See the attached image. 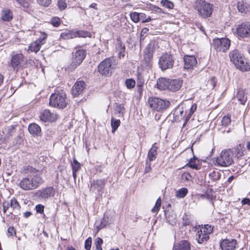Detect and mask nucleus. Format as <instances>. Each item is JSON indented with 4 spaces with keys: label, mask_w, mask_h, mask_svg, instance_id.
I'll use <instances>...</instances> for the list:
<instances>
[{
    "label": "nucleus",
    "mask_w": 250,
    "mask_h": 250,
    "mask_svg": "<svg viewBox=\"0 0 250 250\" xmlns=\"http://www.w3.org/2000/svg\"><path fill=\"white\" fill-rule=\"evenodd\" d=\"M21 171L25 174H30L22 178L18 184V186L23 190H31L36 189L44 182L42 173L35 168L25 166L22 167Z\"/></svg>",
    "instance_id": "nucleus-1"
},
{
    "label": "nucleus",
    "mask_w": 250,
    "mask_h": 250,
    "mask_svg": "<svg viewBox=\"0 0 250 250\" xmlns=\"http://www.w3.org/2000/svg\"><path fill=\"white\" fill-rule=\"evenodd\" d=\"M86 55V51L83 49H78L72 53L70 63L65 68L68 72L74 71L82 63Z\"/></svg>",
    "instance_id": "nucleus-2"
},
{
    "label": "nucleus",
    "mask_w": 250,
    "mask_h": 250,
    "mask_svg": "<svg viewBox=\"0 0 250 250\" xmlns=\"http://www.w3.org/2000/svg\"><path fill=\"white\" fill-rule=\"evenodd\" d=\"M116 65L114 57H108L100 63L98 66V71L103 76H110L112 73V70L115 68Z\"/></svg>",
    "instance_id": "nucleus-3"
},
{
    "label": "nucleus",
    "mask_w": 250,
    "mask_h": 250,
    "mask_svg": "<svg viewBox=\"0 0 250 250\" xmlns=\"http://www.w3.org/2000/svg\"><path fill=\"white\" fill-rule=\"evenodd\" d=\"M67 104L66 94L63 91H57L51 94L49 102L50 106L59 109H63L66 107Z\"/></svg>",
    "instance_id": "nucleus-4"
},
{
    "label": "nucleus",
    "mask_w": 250,
    "mask_h": 250,
    "mask_svg": "<svg viewBox=\"0 0 250 250\" xmlns=\"http://www.w3.org/2000/svg\"><path fill=\"white\" fill-rule=\"evenodd\" d=\"M195 9L198 11L199 15L204 19L210 17L213 11L212 5L203 0H196Z\"/></svg>",
    "instance_id": "nucleus-5"
},
{
    "label": "nucleus",
    "mask_w": 250,
    "mask_h": 250,
    "mask_svg": "<svg viewBox=\"0 0 250 250\" xmlns=\"http://www.w3.org/2000/svg\"><path fill=\"white\" fill-rule=\"evenodd\" d=\"M148 103L152 109L158 112L166 111L170 105V102L168 100L157 97L149 98Z\"/></svg>",
    "instance_id": "nucleus-6"
},
{
    "label": "nucleus",
    "mask_w": 250,
    "mask_h": 250,
    "mask_svg": "<svg viewBox=\"0 0 250 250\" xmlns=\"http://www.w3.org/2000/svg\"><path fill=\"white\" fill-rule=\"evenodd\" d=\"M233 153L230 149L223 150L219 156L216 159L218 165L221 167H228L233 163Z\"/></svg>",
    "instance_id": "nucleus-7"
},
{
    "label": "nucleus",
    "mask_w": 250,
    "mask_h": 250,
    "mask_svg": "<svg viewBox=\"0 0 250 250\" xmlns=\"http://www.w3.org/2000/svg\"><path fill=\"white\" fill-rule=\"evenodd\" d=\"M175 58L172 54L168 53H163L160 57L158 65L163 71L171 69L174 63Z\"/></svg>",
    "instance_id": "nucleus-8"
},
{
    "label": "nucleus",
    "mask_w": 250,
    "mask_h": 250,
    "mask_svg": "<svg viewBox=\"0 0 250 250\" xmlns=\"http://www.w3.org/2000/svg\"><path fill=\"white\" fill-rule=\"evenodd\" d=\"M230 45V41L226 38H216L213 40L212 46L217 51L225 52Z\"/></svg>",
    "instance_id": "nucleus-9"
},
{
    "label": "nucleus",
    "mask_w": 250,
    "mask_h": 250,
    "mask_svg": "<svg viewBox=\"0 0 250 250\" xmlns=\"http://www.w3.org/2000/svg\"><path fill=\"white\" fill-rule=\"evenodd\" d=\"M237 37L242 39L250 38V21L243 22L236 29Z\"/></svg>",
    "instance_id": "nucleus-10"
},
{
    "label": "nucleus",
    "mask_w": 250,
    "mask_h": 250,
    "mask_svg": "<svg viewBox=\"0 0 250 250\" xmlns=\"http://www.w3.org/2000/svg\"><path fill=\"white\" fill-rule=\"evenodd\" d=\"M54 189L53 187H48L37 190L34 196L36 199L40 201H46L54 195Z\"/></svg>",
    "instance_id": "nucleus-11"
},
{
    "label": "nucleus",
    "mask_w": 250,
    "mask_h": 250,
    "mask_svg": "<svg viewBox=\"0 0 250 250\" xmlns=\"http://www.w3.org/2000/svg\"><path fill=\"white\" fill-rule=\"evenodd\" d=\"M106 180L104 179H94L92 181H90V190L98 195H101L104 192L103 189Z\"/></svg>",
    "instance_id": "nucleus-12"
},
{
    "label": "nucleus",
    "mask_w": 250,
    "mask_h": 250,
    "mask_svg": "<svg viewBox=\"0 0 250 250\" xmlns=\"http://www.w3.org/2000/svg\"><path fill=\"white\" fill-rule=\"evenodd\" d=\"M153 56V51L152 48L150 47H146L144 51V60L143 61V65L146 69L148 70L151 69L152 65V60Z\"/></svg>",
    "instance_id": "nucleus-13"
},
{
    "label": "nucleus",
    "mask_w": 250,
    "mask_h": 250,
    "mask_svg": "<svg viewBox=\"0 0 250 250\" xmlns=\"http://www.w3.org/2000/svg\"><path fill=\"white\" fill-rule=\"evenodd\" d=\"M220 246L222 250H235L238 248V243L235 239L227 238L221 241Z\"/></svg>",
    "instance_id": "nucleus-14"
},
{
    "label": "nucleus",
    "mask_w": 250,
    "mask_h": 250,
    "mask_svg": "<svg viewBox=\"0 0 250 250\" xmlns=\"http://www.w3.org/2000/svg\"><path fill=\"white\" fill-rule=\"evenodd\" d=\"M187 114L186 107L183 105H178L173 112V119L176 122H180L184 119Z\"/></svg>",
    "instance_id": "nucleus-15"
},
{
    "label": "nucleus",
    "mask_w": 250,
    "mask_h": 250,
    "mask_svg": "<svg viewBox=\"0 0 250 250\" xmlns=\"http://www.w3.org/2000/svg\"><path fill=\"white\" fill-rule=\"evenodd\" d=\"M184 61L185 69H193L197 64V61L194 56L185 55L184 58Z\"/></svg>",
    "instance_id": "nucleus-16"
},
{
    "label": "nucleus",
    "mask_w": 250,
    "mask_h": 250,
    "mask_svg": "<svg viewBox=\"0 0 250 250\" xmlns=\"http://www.w3.org/2000/svg\"><path fill=\"white\" fill-rule=\"evenodd\" d=\"M23 56L21 53L14 54L12 56L9 65L14 70H18L21 66V62L23 61Z\"/></svg>",
    "instance_id": "nucleus-17"
},
{
    "label": "nucleus",
    "mask_w": 250,
    "mask_h": 250,
    "mask_svg": "<svg viewBox=\"0 0 250 250\" xmlns=\"http://www.w3.org/2000/svg\"><path fill=\"white\" fill-rule=\"evenodd\" d=\"M85 88V83L83 81L77 82L73 86L71 93L74 97H77L81 93Z\"/></svg>",
    "instance_id": "nucleus-18"
},
{
    "label": "nucleus",
    "mask_w": 250,
    "mask_h": 250,
    "mask_svg": "<svg viewBox=\"0 0 250 250\" xmlns=\"http://www.w3.org/2000/svg\"><path fill=\"white\" fill-rule=\"evenodd\" d=\"M168 90L171 92H176L179 90L183 84V81L180 79H169Z\"/></svg>",
    "instance_id": "nucleus-19"
},
{
    "label": "nucleus",
    "mask_w": 250,
    "mask_h": 250,
    "mask_svg": "<svg viewBox=\"0 0 250 250\" xmlns=\"http://www.w3.org/2000/svg\"><path fill=\"white\" fill-rule=\"evenodd\" d=\"M192 230L196 231L197 230L196 237L197 242L199 244H203L206 242L209 238V237L208 234L205 233V230H202L197 227H193Z\"/></svg>",
    "instance_id": "nucleus-20"
},
{
    "label": "nucleus",
    "mask_w": 250,
    "mask_h": 250,
    "mask_svg": "<svg viewBox=\"0 0 250 250\" xmlns=\"http://www.w3.org/2000/svg\"><path fill=\"white\" fill-rule=\"evenodd\" d=\"M28 130L30 134L34 137H38L42 136L41 128L36 123L30 124L28 126Z\"/></svg>",
    "instance_id": "nucleus-21"
},
{
    "label": "nucleus",
    "mask_w": 250,
    "mask_h": 250,
    "mask_svg": "<svg viewBox=\"0 0 250 250\" xmlns=\"http://www.w3.org/2000/svg\"><path fill=\"white\" fill-rule=\"evenodd\" d=\"M169 79L166 78H160L157 79L156 87L160 90H168Z\"/></svg>",
    "instance_id": "nucleus-22"
},
{
    "label": "nucleus",
    "mask_w": 250,
    "mask_h": 250,
    "mask_svg": "<svg viewBox=\"0 0 250 250\" xmlns=\"http://www.w3.org/2000/svg\"><path fill=\"white\" fill-rule=\"evenodd\" d=\"M40 118L42 121L44 122L49 121L52 122L55 119L53 114H52L48 109L44 110L42 112H41Z\"/></svg>",
    "instance_id": "nucleus-23"
},
{
    "label": "nucleus",
    "mask_w": 250,
    "mask_h": 250,
    "mask_svg": "<svg viewBox=\"0 0 250 250\" xmlns=\"http://www.w3.org/2000/svg\"><path fill=\"white\" fill-rule=\"evenodd\" d=\"M235 66L242 72L250 71V65L245 61V58L243 57H242V59L239 60L238 62Z\"/></svg>",
    "instance_id": "nucleus-24"
},
{
    "label": "nucleus",
    "mask_w": 250,
    "mask_h": 250,
    "mask_svg": "<svg viewBox=\"0 0 250 250\" xmlns=\"http://www.w3.org/2000/svg\"><path fill=\"white\" fill-rule=\"evenodd\" d=\"M173 250H190V244L187 240H182L174 245Z\"/></svg>",
    "instance_id": "nucleus-25"
},
{
    "label": "nucleus",
    "mask_w": 250,
    "mask_h": 250,
    "mask_svg": "<svg viewBox=\"0 0 250 250\" xmlns=\"http://www.w3.org/2000/svg\"><path fill=\"white\" fill-rule=\"evenodd\" d=\"M237 7L239 12L244 15L250 11V5L243 0L238 2Z\"/></svg>",
    "instance_id": "nucleus-26"
},
{
    "label": "nucleus",
    "mask_w": 250,
    "mask_h": 250,
    "mask_svg": "<svg viewBox=\"0 0 250 250\" xmlns=\"http://www.w3.org/2000/svg\"><path fill=\"white\" fill-rule=\"evenodd\" d=\"M166 218L167 222L171 226H174L177 222V215L173 211L165 212Z\"/></svg>",
    "instance_id": "nucleus-27"
},
{
    "label": "nucleus",
    "mask_w": 250,
    "mask_h": 250,
    "mask_svg": "<svg viewBox=\"0 0 250 250\" xmlns=\"http://www.w3.org/2000/svg\"><path fill=\"white\" fill-rule=\"evenodd\" d=\"M230 61L235 65L239 60L242 59L243 56L240 54L239 51L236 49L233 50L229 54Z\"/></svg>",
    "instance_id": "nucleus-28"
},
{
    "label": "nucleus",
    "mask_w": 250,
    "mask_h": 250,
    "mask_svg": "<svg viewBox=\"0 0 250 250\" xmlns=\"http://www.w3.org/2000/svg\"><path fill=\"white\" fill-rule=\"evenodd\" d=\"M113 219L112 217H109L107 216V213L104 215V218L101 220L99 225H97V228L98 230L105 227L107 225L110 224L113 222Z\"/></svg>",
    "instance_id": "nucleus-29"
},
{
    "label": "nucleus",
    "mask_w": 250,
    "mask_h": 250,
    "mask_svg": "<svg viewBox=\"0 0 250 250\" xmlns=\"http://www.w3.org/2000/svg\"><path fill=\"white\" fill-rule=\"evenodd\" d=\"M235 98L240 102L242 104H245L247 101V97L245 95L244 91L242 89H239L237 91Z\"/></svg>",
    "instance_id": "nucleus-30"
},
{
    "label": "nucleus",
    "mask_w": 250,
    "mask_h": 250,
    "mask_svg": "<svg viewBox=\"0 0 250 250\" xmlns=\"http://www.w3.org/2000/svg\"><path fill=\"white\" fill-rule=\"evenodd\" d=\"M157 147L155 146V144L153 145L151 149L148 151L147 154V158L150 162L154 161L156 158L157 155Z\"/></svg>",
    "instance_id": "nucleus-31"
},
{
    "label": "nucleus",
    "mask_w": 250,
    "mask_h": 250,
    "mask_svg": "<svg viewBox=\"0 0 250 250\" xmlns=\"http://www.w3.org/2000/svg\"><path fill=\"white\" fill-rule=\"evenodd\" d=\"M13 18V14L9 9L2 10L1 19L6 21H10Z\"/></svg>",
    "instance_id": "nucleus-32"
},
{
    "label": "nucleus",
    "mask_w": 250,
    "mask_h": 250,
    "mask_svg": "<svg viewBox=\"0 0 250 250\" xmlns=\"http://www.w3.org/2000/svg\"><path fill=\"white\" fill-rule=\"evenodd\" d=\"M61 37L64 40H69L74 38V31L68 30L65 31L61 33Z\"/></svg>",
    "instance_id": "nucleus-33"
},
{
    "label": "nucleus",
    "mask_w": 250,
    "mask_h": 250,
    "mask_svg": "<svg viewBox=\"0 0 250 250\" xmlns=\"http://www.w3.org/2000/svg\"><path fill=\"white\" fill-rule=\"evenodd\" d=\"M74 35L75 38L76 37H81V38H86V37H90L91 34L88 31H83V30H77L74 31Z\"/></svg>",
    "instance_id": "nucleus-34"
},
{
    "label": "nucleus",
    "mask_w": 250,
    "mask_h": 250,
    "mask_svg": "<svg viewBox=\"0 0 250 250\" xmlns=\"http://www.w3.org/2000/svg\"><path fill=\"white\" fill-rule=\"evenodd\" d=\"M120 120L119 119H116L113 117L111 119V126L112 128L111 132L114 133L117 129L118 127L120 125Z\"/></svg>",
    "instance_id": "nucleus-35"
},
{
    "label": "nucleus",
    "mask_w": 250,
    "mask_h": 250,
    "mask_svg": "<svg viewBox=\"0 0 250 250\" xmlns=\"http://www.w3.org/2000/svg\"><path fill=\"white\" fill-rule=\"evenodd\" d=\"M188 193V188H182L176 191L175 196L178 198H183L187 195Z\"/></svg>",
    "instance_id": "nucleus-36"
},
{
    "label": "nucleus",
    "mask_w": 250,
    "mask_h": 250,
    "mask_svg": "<svg viewBox=\"0 0 250 250\" xmlns=\"http://www.w3.org/2000/svg\"><path fill=\"white\" fill-rule=\"evenodd\" d=\"M116 49L120 57H124L125 54V46L122 43H117Z\"/></svg>",
    "instance_id": "nucleus-37"
},
{
    "label": "nucleus",
    "mask_w": 250,
    "mask_h": 250,
    "mask_svg": "<svg viewBox=\"0 0 250 250\" xmlns=\"http://www.w3.org/2000/svg\"><path fill=\"white\" fill-rule=\"evenodd\" d=\"M196 160H197V158L196 157L194 156L193 158L190 159L187 165L189 167H190L193 169H199V166L196 162Z\"/></svg>",
    "instance_id": "nucleus-38"
},
{
    "label": "nucleus",
    "mask_w": 250,
    "mask_h": 250,
    "mask_svg": "<svg viewBox=\"0 0 250 250\" xmlns=\"http://www.w3.org/2000/svg\"><path fill=\"white\" fill-rule=\"evenodd\" d=\"M41 46L38 42H35L32 43L28 48V51L37 53L40 49Z\"/></svg>",
    "instance_id": "nucleus-39"
},
{
    "label": "nucleus",
    "mask_w": 250,
    "mask_h": 250,
    "mask_svg": "<svg viewBox=\"0 0 250 250\" xmlns=\"http://www.w3.org/2000/svg\"><path fill=\"white\" fill-rule=\"evenodd\" d=\"M221 173L218 171H213L209 174L210 178L214 182H217L221 178Z\"/></svg>",
    "instance_id": "nucleus-40"
},
{
    "label": "nucleus",
    "mask_w": 250,
    "mask_h": 250,
    "mask_svg": "<svg viewBox=\"0 0 250 250\" xmlns=\"http://www.w3.org/2000/svg\"><path fill=\"white\" fill-rule=\"evenodd\" d=\"M9 204L10 207L12 208L13 210H19L21 208L20 204L15 198L11 199Z\"/></svg>",
    "instance_id": "nucleus-41"
},
{
    "label": "nucleus",
    "mask_w": 250,
    "mask_h": 250,
    "mask_svg": "<svg viewBox=\"0 0 250 250\" xmlns=\"http://www.w3.org/2000/svg\"><path fill=\"white\" fill-rule=\"evenodd\" d=\"M161 4L163 7L168 9H172L174 7L173 2L169 0H162Z\"/></svg>",
    "instance_id": "nucleus-42"
},
{
    "label": "nucleus",
    "mask_w": 250,
    "mask_h": 250,
    "mask_svg": "<svg viewBox=\"0 0 250 250\" xmlns=\"http://www.w3.org/2000/svg\"><path fill=\"white\" fill-rule=\"evenodd\" d=\"M214 226H212L209 224H206L204 225V227L200 229L202 230H205V233L208 234L209 236L213 230Z\"/></svg>",
    "instance_id": "nucleus-43"
},
{
    "label": "nucleus",
    "mask_w": 250,
    "mask_h": 250,
    "mask_svg": "<svg viewBox=\"0 0 250 250\" xmlns=\"http://www.w3.org/2000/svg\"><path fill=\"white\" fill-rule=\"evenodd\" d=\"M125 84L128 89H131L135 87L136 82L132 78L127 79L125 81Z\"/></svg>",
    "instance_id": "nucleus-44"
},
{
    "label": "nucleus",
    "mask_w": 250,
    "mask_h": 250,
    "mask_svg": "<svg viewBox=\"0 0 250 250\" xmlns=\"http://www.w3.org/2000/svg\"><path fill=\"white\" fill-rule=\"evenodd\" d=\"M222 125L224 126H229L231 123V116L228 114L225 116L221 121Z\"/></svg>",
    "instance_id": "nucleus-45"
},
{
    "label": "nucleus",
    "mask_w": 250,
    "mask_h": 250,
    "mask_svg": "<svg viewBox=\"0 0 250 250\" xmlns=\"http://www.w3.org/2000/svg\"><path fill=\"white\" fill-rule=\"evenodd\" d=\"M116 114H119V116H120L121 115L123 116L125 112V108L122 104H117L116 106Z\"/></svg>",
    "instance_id": "nucleus-46"
},
{
    "label": "nucleus",
    "mask_w": 250,
    "mask_h": 250,
    "mask_svg": "<svg viewBox=\"0 0 250 250\" xmlns=\"http://www.w3.org/2000/svg\"><path fill=\"white\" fill-rule=\"evenodd\" d=\"M144 84V80L141 78H138L137 83V87L138 92L141 94L143 92V87Z\"/></svg>",
    "instance_id": "nucleus-47"
},
{
    "label": "nucleus",
    "mask_w": 250,
    "mask_h": 250,
    "mask_svg": "<svg viewBox=\"0 0 250 250\" xmlns=\"http://www.w3.org/2000/svg\"><path fill=\"white\" fill-rule=\"evenodd\" d=\"M161 203H162L161 199L160 197H159L157 200L154 207L152 208L151 211L154 213L157 212L160 208V207L161 206Z\"/></svg>",
    "instance_id": "nucleus-48"
},
{
    "label": "nucleus",
    "mask_w": 250,
    "mask_h": 250,
    "mask_svg": "<svg viewBox=\"0 0 250 250\" xmlns=\"http://www.w3.org/2000/svg\"><path fill=\"white\" fill-rule=\"evenodd\" d=\"M72 170L78 171L81 168V164L79 163L75 158L73 159V163L71 164Z\"/></svg>",
    "instance_id": "nucleus-49"
},
{
    "label": "nucleus",
    "mask_w": 250,
    "mask_h": 250,
    "mask_svg": "<svg viewBox=\"0 0 250 250\" xmlns=\"http://www.w3.org/2000/svg\"><path fill=\"white\" fill-rule=\"evenodd\" d=\"M20 5L23 7L24 8H27L30 5V0H15Z\"/></svg>",
    "instance_id": "nucleus-50"
},
{
    "label": "nucleus",
    "mask_w": 250,
    "mask_h": 250,
    "mask_svg": "<svg viewBox=\"0 0 250 250\" xmlns=\"http://www.w3.org/2000/svg\"><path fill=\"white\" fill-rule=\"evenodd\" d=\"M103 243V240L102 238L98 237L96 238L95 242V245L96 247V250H103L102 248V245Z\"/></svg>",
    "instance_id": "nucleus-51"
},
{
    "label": "nucleus",
    "mask_w": 250,
    "mask_h": 250,
    "mask_svg": "<svg viewBox=\"0 0 250 250\" xmlns=\"http://www.w3.org/2000/svg\"><path fill=\"white\" fill-rule=\"evenodd\" d=\"M130 17L131 20L135 23L139 22V13L136 12H131L130 14Z\"/></svg>",
    "instance_id": "nucleus-52"
},
{
    "label": "nucleus",
    "mask_w": 250,
    "mask_h": 250,
    "mask_svg": "<svg viewBox=\"0 0 250 250\" xmlns=\"http://www.w3.org/2000/svg\"><path fill=\"white\" fill-rule=\"evenodd\" d=\"M58 6L60 10L65 9L67 7L66 0H58Z\"/></svg>",
    "instance_id": "nucleus-53"
},
{
    "label": "nucleus",
    "mask_w": 250,
    "mask_h": 250,
    "mask_svg": "<svg viewBox=\"0 0 250 250\" xmlns=\"http://www.w3.org/2000/svg\"><path fill=\"white\" fill-rule=\"evenodd\" d=\"M51 23L55 27H58L61 24V20L58 17H53L50 21Z\"/></svg>",
    "instance_id": "nucleus-54"
},
{
    "label": "nucleus",
    "mask_w": 250,
    "mask_h": 250,
    "mask_svg": "<svg viewBox=\"0 0 250 250\" xmlns=\"http://www.w3.org/2000/svg\"><path fill=\"white\" fill-rule=\"evenodd\" d=\"M191 222L188 216L185 214L182 219V224L183 226H189L191 225Z\"/></svg>",
    "instance_id": "nucleus-55"
},
{
    "label": "nucleus",
    "mask_w": 250,
    "mask_h": 250,
    "mask_svg": "<svg viewBox=\"0 0 250 250\" xmlns=\"http://www.w3.org/2000/svg\"><path fill=\"white\" fill-rule=\"evenodd\" d=\"M148 32V29L147 28L145 27L142 29L140 35V42H142L145 40V38H146V34Z\"/></svg>",
    "instance_id": "nucleus-56"
},
{
    "label": "nucleus",
    "mask_w": 250,
    "mask_h": 250,
    "mask_svg": "<svg viewBox=\"0 0 250 250\" xmlns=\"http://www.w3.org/2000/svg\"><path fill=\"white\" fill-rule=\"evenodd\" d=\"M92 244V238L88 237L84 242V248L86 250H90Z\"/></svg>",
    "instance_id": "nucleus-57"
},
{
    "label": "nucleus",
    "mask_w": 250,
    "mask_h": 250,
    "mask_svg": "<svg viewBox=\"0 0 250 250\" xmlns=\"http://www.w3.org/2000/svg\"><path fill=\"white\" fill-rule=\"evenodd\" d=\"M44 206L42 204H38L35 207V210L37 213L43 214L44 212Z\"/></svg>",
    "instance_id": "nucleus-58"
},
{
    "label": "nucleus",
    "mask_w": 250,
    "mask_h": 250,
    "mask_svg": "<svg viewBox=\"0 0 250 250\" xmlns=\"http://www.w3.org/2000/svg\"><path fill=\"white\" fill-rule=\"evenodd\" d=\"M16 232L15 228L13 227H10L7 229V235L9 236H13L16 235Z\"/></svg>",
    "instance_id": "nucleus-59"
},
{
    "label": "nucleus",
    "mask_w": 250,
    "mask_h": 250,
    "mask_svg": "<svg viewBox=\"0 0 250 250\" xmlns=\"http://www.w3.org/2000/svg\"><path fill=\"white\" fill-rule=\"evenodd\" d=\"M38 3L43 6H48L51 3V0H37Z\"/></svg>",
    "instance_id": "nucleus-60"
},
{
    "label": "nucleus",
    "mask_w": 250,
    "mask_h": 250,
    "mask_svg": "<svg viewBox=\"0 0 250 250\" xmlns=\"http://www.w3.org/2000/svg\"><path fill=\"white\" fill-rule=\"evenodd\" d=\"M146 166L145 169V172L146 173L149 172L151 171V167L150 163L148 162L147 161H146Z\"/></svg>",
    "instance_id": "nucleus-61"
},
{
    "label": "nucleus",
    "mask_w": 250,
    "mask_h": 250,
    "mask_svg": "<svg viewBox=\"0 0 250 250\" xmlns=\"http://www.w3.org/2000/svg\"><path fill=\"white\" fill-rule=\"evenodd\" d=\"M192 114H190V113H188V115H186V117L184 118V123L183 125V127H184L187 125V123L188 122L189 119L190 118L191 115Z\"/></svg>",
    "instance_id": "nucleus-62"
},
{
    "label": "nucleus",
    "mask_w": 250,
    "mask_h": 250,
    "mask_svg": "<svg viewBox=\"0 0 250 250\" xmlns=\"http://www.w3.org/2000/svg\"><path fill=\"white\" fill-rule=\"evenodd\" d=\"M192 114H190V113H188V115H186V117L184 118V123L183 125V127H184L187 125V123L188 122L189 119L190 118L191 115Z\"/></svg>",
    "instance_id": "nucleus-63"
},
{
    "label": "nucleus",
    "mask_w": 250,
    "mask_h": 250,
    "mask_svg": "<svg viewBox=\"0 0 250 250\" xmlns=\"http://www.w3.org/2000/svg\"><path fill=\"white\" fill-rule=\"evenodd\" d=\"M236 155L238 158L241 157L244 155L243 151L242 148H239L238 147L236 150Z\"/></svg>",
    "instance_id": "nucleus-64"
}]
</instances>
